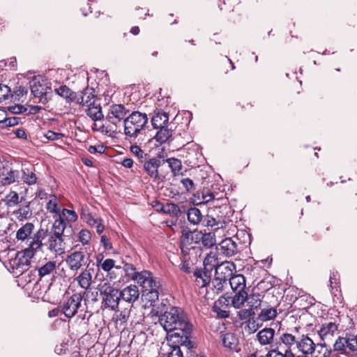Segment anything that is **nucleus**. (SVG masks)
<instances>
[{"label": "nucleus", "instance_id": "f257e3e1", "mask_svg": "<svg viewBox=\"0 0 357 357\" xmlns=\"http://www.w3.org/2000/svg\"><path fill=\"white\" fill-rule=\"evenodd\" d=\"M159 322L174 342L183 344L189 339L192 331L187 314L181 309L172 307L159 317Z\"/></svg>", "mask_w": 357, "mask_h": 357}, {"label": "nucleus", "instance_id": "f03ea898", "mask_svg": "<svg viewBox=\"0 0 357 357\" xmlns=\"http://www.w3.org/2000/svg\"><path fill=\"white\" fill-rule=\"evenodd\" d=\"M149 118L146 113L134 111L123 121L126 139L135 140L147 128Z\"/></svg>", "mask_w": 357, "mask_h": 357}, {"label": "nucleus", "instance_id": "7ed1b4c3", "mask_svg": "<svg viewBox=\"0 0 357 357\" xmlns=\"http://www.w3.org/2000/svg\"><path fill=\"white\" fill-rule=\"evenodd\" d=\"M128 112L129 109L123 105H112L110 106L109 111L106 116L105 123L101 124L98 129L100 130L102 133L109 137H112L116 132L117 124L119 123L121 120L124 121Z\"/></svg>", "mask_w": 357, "mask_h": 357}, {"label": "nucleus", "instance_id": "20e7f679", "mask_svg": "<svg viewBox=\"0 0 357 357\" xmlns=\"http://www.w3.org/2000/svg\"><path fill=\"white\" fill-rule=\"evenodd\" d=\"M202 232L195 231H183L181 251L185 255H192L195 253L196 255L201 256L202 248L200 247V241Z\"/></svg>", "mask_w": 357, "mask_h": 357}, {"label": "nucleus", "instance_id": "39448f33", "mask_svg": "<svg viewBox=\"0 0 357 357\" xmlns=\"http://www.w3.org/2000/svg\"><path fill=\"white\" fill-rule=\"evenodd\" d=\"M334 350L347 357L357 356V344L354 336L339 337L333 344Z\"/></svg>", "mask_w": 357, "mask_h": 357}, {"label": "nucleus", "instance_id": "423d86ee", "mask_svg": "<svg viewBox=\"0 0 357 357\" xmlns=\"http://www.w3.org/2000/svg\"><path fill=\"white\" fill-rule=\"evenodd\" d=\"M34 255L35 252L26 248L18 252L15 257L10 261V264L13 269H16L19 273H23L29 269L31 259Z\"/></svg>", "mask_w": 357, "mask_h": 357}, {"label": "nucleus", "instance_id": "0eeeda50", "mask_svg": "<svg viewBox=\"0 0 357 357\" xmlns=\"http://www.w3.org/2000/svg\"><path fill=\"white\" fill-rule=\"evenodd\" d=\"M165 163V160L160 157L147 158L143 163V169L145 173L153 181H157L161 179L159 174V168Z\"/></svg>", "mask_w": 357, "mask_h": 357}, {"label": "nucleus", "instance_id": "6e6552de", "mask_svg": "<svg viewBox=\"0 0 357 357\" xmlns=\"http://www.w3.org/2000/svg\"><path fill=\"white\" fill-rule=\"evenodd\" d=\"M136 282L144 289V291L161 289L160 280L153 277V274L148 271H140L138 278L135 277Z\"/></svg>", "mask_w": 357, "mask_h": 357}, {"label": "nucleus", "instance_id": "1a4fd4ad", "mask_svg": "<svg viewBox=\"0 0 357 357\" xmlns=\"http://www.w3.org/2000/svg\"><path fill=\"white\" fill-rule=\"evenodd\" d=\"M82 296L79 293L73 294L62 305V312L68 318L73 317L81 307Z\"/></svg>", "mask_w": 357, "mask_h": 357}, {"label": "nucleus", "instance_id": "9d476101", "mask_svg": "<svg viewBox=\"0 0 357 357\" xmlns=\"http://www.w3.org/2000/svg\"><path fill=\"white\" fill-rule=\"evenodd\" d=\"M101 294L105 307L115 310L118 307L121 299L120 291L112 286H107Z\"/></svg>", "mask_w": 357, "mask_h": 357}, {"label": "nucleus", "instance_id": "9b49d317", "mask_svg": "<svg viewBox=\"0 0 357 357\" xmlns=\"http://www.w3.org/2000/svg\"><path fill=\"white\" fill-rule=\"evenodd\" d=\"M66 262L70 270L77 271L86 264L87 259L84 252L75 251L66 257Z\"/></svg>", "mask_w": 357, "mask_h": 357}, {"label": "nucleus", "instance_id": "f8f14e48", "mask_svg": "<svg viewBox=\"0 0 357 357\" xmlns=\"http://www.w3.org/2000/svg\"><path fill=\"white\" fill-rule=\"evenodd\" d=\"M50 89L47 87L45 84H41L39 81L33 80L31 84V91L32 94L36 98H38V102L45 104L50 99Z\"/></svg>", "mask_w": 357, "mask_h": 357}, {"label": "nucleus", "instance_id": "ddd939ff", "mask_svg": "<svg viewBox=\"0 0 357 357\" xmlns=\"http://www.w3.org/2000/svg\"><path fill=\"white\" fill-rule=\"evenodd\" d=\"M246 302L249 308L241 312L243 318H250L253 317L255 314V310H258L261 305H263L259 294H251L248 295Z\"/></svg>", "mask_w": 357, "mask_h": 357}, {"label": "nucleus", "instance_id": "4468645a", "mask_svg": "<svg viewBox=\"0 0 357 357\" xmlns=\"http://www.w3.org/2000/svg\"><path fill=\"white\" fill-rule=\"evenodd\" d=\"M235 271L236 265L234 263L226 261L220 263L215 268V277L227 281L234 275Z\"/></svg>", "mask_w": 357, "mask_h": 357}, {"label": "nucleus", "instance_id": "2eb2a0df", "mask_svg": "<svg viewBox=\"0 0 357 357\" xmlns=\"http://www.w3.org/2000/svg\"><path fill=\"white\" fill-rule=\"evenodd\" d=\"M296 347L303 354L312 356L316 350V344L307 335H302L298 337Z\"/></svg>", "mask_w": 357, "mask_h": 357}, {"label": "nucleus", "instance_id": "dca6fc26", "mask_svg": "<svg viewBox=\"0 0 357 357\" xmlns=\"http://www.w3.org/2000/svg\"><path fill=\"white\" fill-rule=\"evenodd\" d=\"M338 329L337 325L334 322H325L321 324L318 331L321 340L324 342L331 341L333 337L337 333Z\"/></svg>", "mask_w": 357, "mask_h": 357}, {"label": "nucleus", "instance_id": "f3484780", "mask_svg": "<svg viewBox=\"0 0 357 357\" xmlns=\"http://www.w3.org/2000/svg\"><path fill=\"white\" fill-rule=\"evenodd\" d=\"M96 95L93 88L86 87L83 89L79 95L77 94L75 102L82 106H90L92 103L96 102Z\"/></svg>", "mask_w": 357, "mask_h": 357}, {"label": "nucleus", "instance_id": "a211bd4d", "mask_svg": "<svg viewBox=\"0 0 357 357\" xmlns=\"http://www.w3.org/2000/svg\"><path fill=\"white\" fill-rule=\"evenodd\" d=\"M218 250L220 254L227 257H230L235 255L237 252L236 243L232 238H226L223 239L218 245Z\"/></svg>", "mask_w": 357, "mask_h": 357}, {"label": "nucleus", "instance_id": "6ab92c4d", "mask_svg": "<svg viewBox=\"0 0 357 357\" xmlns=\"http://www.w3.org/2000/svg\"><path fill=\"white\" fill-rule=\"evenodd\" d=\"M139 288L135 284L127 286L120 291L121 298L131 304L139 299Z\"/></svg>", "mask_w": 357, "mask_h": 357}, {"label": "nucleus", "instance_id": "aec40b11", "mask_svg": "<svg viewBox=\"0 0 357 357\" xmlns=\"http://www.w3.org/2000/svg\"><path fill=\"white\" fill-rule=\"evenodd\" d=\"M275 330L272 328H264L257 334V340L261 346L271 345L274 340Z\"/></svg>", "mask_w": 357, "mask_h": 357}, {"label": "nucleus", "instance_id": "412c9836", "mask_svg": "<svg viewBox=\"0 0 357 357\" xmlns=\"http://www.w3.org/2000/svg\"><path fill=\"white\" fill-rule=\"evenodd\" d=\"M212 271L205 268L196 269L193 275L195 277V282L197 285L204 287L210 283Z\"/></svg>", "mask_w": 357, "mask_h": 357}, {"label": "nucleus", "instance_id": "4be33fe9", "mask_svg": "<svg viewBox=\"0 0 357 357\" xmlns=\"http://www.w3.org/2000/svg\"><path fill=\"white\" fill-rule=\"evenodd\" d=\"M36 268L40 278L50 275L55 272L56 268V261H47L46 259H45V261H41Z\"/></svg>", "mask_w": 357, "mask_h": 357}, {"label": "nucleus", "instance_id": "5701e85b", "mask_svg": "<svg viewBox=\"0 0 357 357\" xmlns=\"http://www.w3.org/2000/svg\"><path fill=\"white\" fill-rule=\"evenodd\" d=\"M47 229H38V231L34 234L33 239L27 248L36 253L37 250L41 248L43 245L42 241L47 236Z\"/></svg>", "mask_w": 357, "mask_h": 357}, {"label": "nucleus", "instance_id": "b1692460", "mask_svg": "<svg viewBox=\"0 0 357 357\" xmlns=\"http://www.w3.org/2000/svg\"><path fill=\"white\" fill-rule=\"evenodd\" d=\"M47 229H38V231L34 234L33 239L27 248L36 253L37 250L41 248L43 245L42 241L47 236Z\"/></svg>", "mask_w": 357, "mask_h": 357}, {"label": "nucleus", "instance_id": "393cba45", "mask_svg": "<svg viewBox=\"0 0 357 357\" xmlns=\"http://www.w3.org/2000/svg\"><path fill=\"white\" fill-rule=\"evenodd\" d=\"M93 272V268H85L82 273L77 276L76 280L79 285L84 289L86 290L89 289L92 282V273Z\"/></svg>", "mask_w": 357, "mask_h": 357}, {"label": "nucleus", "instance_id": "a878e982", "mask_svg": "<svg viewBox=\"0 0 357 357\" xmlns=\"http://www.w3.org/2000/svg\"><path fill=\"white\" fill-rule=\"evenodd\" d=\"M48 248L56 253L62 252L65 249V243L61 236L50 234Z\"/></svg>", "mask_w": 357, "mask_h": 357}, {"label": "nucleus", "instance_id": "bb28decb", "mask_svg": "<svg viewBox=\"0 0 357 357\" xmlns=\"http://www.w3.org/2000/svg\"><path fill=\"white\" fill-rule=\"evenodd\" d=\"M47 202L46 204V209L50 213L55 215V216L61 215V208L59 206V199L54 194H50L47 197Z\"/></svg>", "mask_w": 357, "mask_h": 357}, {"label": "nucleus", "instance_id": "cd10ccee", "mask_svg": "<svg viewBox=\"0 0 357 357\" xmlns=\"http://www.w3.org/2000/svg\"><path fill=\"white\" fill-rule=\"evenodd\" d=\"M229 284L234 291L245 290V278L241 274L233 275L229 279Z\"/></svg>", "mask_w": 357, "mask_h": 357}, {"label": "nucleus", "instance_id": "c85d7f7f", "mask_svg": "<svg viewBox=\"0 0 357 357\" xmlns=\"http://www.w3.org/2000/svg\"><path fill=\"white\" fill-rule=\"evenodd\" d=\"M56 93L63 98L68 102H75L77 99V93L73 91L66 85L60 86L54 89Z\"/></svg>", "mask_w": 357, "mask_h": 357}, {"label": "nucleus", "instance_id": "c756f323", "mask_svg": "<svg viewBox=\"0 0 357 357\" xmlns=\"http://www.w3.org/2000/svg\"><path fill=\"white\" fill-rule=\"evenodd\" d=\"M298 337L291 333H283L279 337V348L283 345L286 349H291V347L297 344Z\"/></svg>", "mask_w": 357, "mask_h": 357}, {"label": "nucleus", "instance_id": "7c9ffc66", "mask_svg": "<svg viewBox=\"0 0 357 357\" xmlns=\"http://www.w3.org/2000/svg\"><path fill=\"white\" fill-rule=\"evenodd\" d=\"M86 113L94 121H100L104 117L102 107L100 104L97 103H92L91 105L88 106Z\"/></svg>", "mask_w": 357, "mask_h": 357}, {"label": "nucleus", "instance_id": "2f4dec72", "mask_svg": "<svg viewBox=\"0 0 357 357\" xmlns=\"http://www.w3.org/2000/svg\"><path fill=\"white\" fill-rule=\"evenodd\" d=\"M66 229H67L66 222L61 215H59L53 223L51 234L63 236Z\"/></svg>", "mask_w": 357, "mask_h": 357}, {"label": "nucleus", "instance_id": "473e14b6", "mask_svg": "<svg viewBox=\"0 0 357 357\" xmlns=\"http://www.w3.org/2000/svg\"><path fill=\"white\" fill-rule=\"evenodd\" d=\"M186 214L188 222L193 225L201 223L204 217L200 210L196 207H190Z\"/></svg>", "mask_w": 357, "mask_h": 357}, {"label": "nucleus", "instance_id": "72a5a7b5", "mask_svg": "<svg viewBox=\"0 0 357 357\" xmlns=\"http://www.w3.org/2000/svg\"><path fill=\"white\" fill-rule=\"evenodd\" d=\"M169 116L165 112H158L151 118V124L154 129H158L167 126Z\"/></svg>", "mask_w": 357, "mask_h": 357}, {"label": "nucleus", "instance_id": "f704fd0d", "mask_svg": "<svg viewBox=\"0 0 357 357\" xmlns=\"http://www.w3.org/2000/svg\"><path fill=\"white\" fill-rule=\"evenodd\" d=\"M235 295L232 298L231 304L236 309H241L248 299V292L245 290L234 291Z\"/></svg>", "mask_w": 357, "mask_h": 357}, {"label": "nucleus", "instance_id": "c9c22d12", "mask_svg": "<svg viewBox=\"0 0 357 357\" xmlns=\"http://www.w3.org/2000/svg\"><path fill=\"white\" fill-rule=\"evenodd\" d=\"M277 314V310L275 307H263L258 314L257 319L262 322L268 321L274 319Z\"/></svg>", "mask_w": 357, "mask_h": 357}, {"label": "nucleus", "instance_id": "e433bc0d", "mask_svg": "<svg viewBox=\"0 0 357 357\" xmlns=\"http://www.w3.org/2000/svg\"><path fill=\"white\" fill-rule=\"evenodd\" d=\"M222 342L225 348L235 350L238 344V340L234 333H227L222 336Z\"/></svg>", "mask_w": 357, "mask_h": 357}, {"label": "nucleus", "instance_id": "4c0bfd02", "mask_svg": "<svg viewBox=\"0 0 357 357\" xmlns=\"http://www.w3.org/2000/svg\"><path fill=\"white\" fill-rule=\"evenodd\" d=\"M154 138L160 144H162L169 141L172 135V130L169 129L167 126L160 128L158 129Z\"/></svg>", "mask_w": 357, "mask_h": 357}, {"label": "nucleus", "instance_id": "58836bf2", "mask_svg": "<svg viewBox=\"0 0 357 357\" xmlns=\"http://www.w3.org/2000/svg\"><path fill=\"white\" fill-rule=\"evenodd\" d=\"M34 229V225L31 222H26L20 227L16 234V238L19 241H24L27 239Z\"/></svg>", "mask_w": 357, "mask_h": 357}, {"label": "nucleus", "instance_id": "ea45409f", "mask_svg": "<svg viewBox=\"0 0 357 357\" xmlns=\"http://www.w3.org/2000/svg\"><path fill=\"white\" fill-rule=\"evenodd\" d=\"M219 264L218 255L215 252H210L204 259V268L211 271Z\"/></svg>", "mask_w": 357, "mask_h": 357}, {"label": "nucleus", "instance_id": "a19ab883", "mask_svg": "<svg viewBox=\"0 0 357 357\" xmlns=\"http://www.w3.org/2000/svg\"><path fill=\"white\" fill-rule=\"evenodd\" d=\"M130 312L127 310L121 311L115 314V317H113L114 320L116 327H120L125 328L126 323L127 322L129 317Z\"/></svg>", "mask_w": 357, "mask_h": 357}, {"label": "nucleus", "instance_id": "79ce46f5", "mask_svg": "<svg viewBox=\"0 0 357 357\" xmlns=\"http://www.w3.org/2000/svg\"><path fill=\"white\" fill-rule=\"evenodd\" d=\"M202 245L206 249L212 248L215 245V234L211 232L202 233L201 238Z\"/></svg>", "mask_w": 357, "mask_h": 357}, {"label": "nucleus", "instance_id": "37998d69", "mask_svg": "<svg viewBox=\"0 0 357 357\" xmlns=\"http://www.w3.org/2000/svg\"><path fill=\"white\" fill-rule=\"evenodd\" d=\"M266 357H294V353L291 349H284V352L282 353L280 351L279 347H277L268 351Z\"/></svg>", "mask_w": 357, "mask_h": 357}, {"label": "nucleus", "instance_id": "c03bdc74", "mask_svg": "<svg viewBox=\"0 0 357 357\" xmlns=\"http://www.w3.org/2000/svg\"><path fill=\"white\" fill-rule=\"evenodd\" d=\"M80 218L84 222L91 227L95 226L100 219L95 218L91 213L88 212V211L84 208H82Z\"/></svg>", "mask_w": 357, "mask_h": 357}, {"label": "nucleus", "instance_id": "a18cd8bd", "mask_svg": "<svg viewBox=\"0 0 357 357\" xmlns=\"http://www.w3.org/2000/svg\"><path fill=\"white\" fill-rule=\"evenodd\" d=\"M131 153L137 158L139 162L142 164L147 158L148 154L146 153L139 146L135 144L130 146Z\"/></svg>", "mask_w": 357, "mask_h": 357}, {"label": "nucleus", "instance_id": "49530a36", "mask_svg": "<svg viewBox=\"0 0 357 357\" xmlns=\"http://www.w3.org/2000/svg\"><path fill=\"white\" fill-rule=\"evenodd\" d=\"M162 210L165 213L172 216H177L181 213L180 207L174 203H167L165 206H162Z\"/></svg>", "mask_w": 357, "mask_h": 357}, {"label": "nucleus", "instance_id": "de8ad7c7", "mask_svg": "<svg viewBox=\"0 0 357 357\" xmlns=\"http://www.w3.org/2000/svg\"><path fill=\"white\" fill-rule=\"evenodd\" d=\"M313 357H328L331 354V351L328 349L326 342L324 343L316 344V350Z\"/></svg>", "mask_w": 357, "mask_h": 357}, {"label": "nucleus", "instance_id": "09e8293b", "mask_svg": "<svg viewBox=\"0 0 357 357\" xmlns=\"http://www.w3.org/2000/svg\"><path fill=\"white\" fill-rule=\"evenodd\" d=\"M22 172V178L26 183L31 185L36 183L37 177L35 173H33L31 170H30L28 168L23 169Z\"/></svg>", "mask_w": 357, "mask_h": 357}, {"label": "nucleus", "instance_id": "8fccbe9b", "mask_svg": "<svg viewBox=\"0 0 357 357\" xmlns=\"http://www.w3.org/2000/svg\"><path fill=\"white\" fill-rule=\"evenodd\" d=\"M6 204L9 206H14L19 204V195L15 191H10L4 198Z\"/></svg>", "mask_w": 357, "mask_h": 357}, {"label": "nucleus", "instance_id": "3c124183", "mask_svg": "<svg viewBox=\"0 0 357 357\" xmlns=\"http://www.w3.org/2000/svg\"><path fill=\"white\" fill-rule=\"evenodd\" d=\"M165 162H167L169 167H170L172 173L176 175L177 173L180 172L182 167L181 162L180 160L171 158L165 160Z\"/></svg>", "mask_w": 357, "mask_h": 357}, {"label": "nucleus", "instance_id": "603ef678", "mask_svg": "<svg viewBox=\"0 0 357 357\" xmlns=\"http://www.w3.org/2000/svg\"><path fill=\"white\" fill-rule=\"evenodd\" d=\"M61 217L69 222H75L77 220V215L75 211L63 208L61 212Z\"/></svg>", "mask_w": 357, "mask_h": 357}, {"label": "nucleus", "instance_id": "864d4df0", "mask_svg": "<svg viewBox=\"0 0 357 357\" xmlns=\"http://www.w3.org/2000/svg\"><path fill=\"white\" fill-rule=\"evenodd\" d=\"M123 270L126 275L134 281H136L135 277L138 278V274H140V272L135 271V267L131 264L126 263L123 266Z\"/></svg>", "mask_w": 357, "mask_h": 357}, {"label": "nucleus", "instance_id": "5fc2aeb1", "mask_svg": "<svg viewBox=\"0 0 357 357\" xmlns=\"http://www.w3.org/2000/svg\"><path fill=\"white\" fill-rule=\"evenodd\" d=\"M330 286L331 288V293L335 296H337V293L340 291L339 278L337 274L333 273L330 276Z\"/></svg>", "mask_w": 357, "mask_h": 357}, {"label": "nucleus", "instance_id": "6e6d98bb", "mask_svg": "<svg viewBox=\"0 0 357 357\" xmlns=\"http://www.w3.org/2000/svg\"><path fill=\"white\" fill-rule=\"evenodd\" d=\"M12 96L10 89L7 85L0 84V103Z\"/></svg>", "mask_w": 357, "mask_h": 357}, {"label": "nucleus", "instance_id": "4d7b16f0", "mask_svg": "<svg viewBox=\"0 0 357 357\" xmlns=\"http://www.w3.org/2000/svg\"><path fill=\"white\" fill-rule=\"evenodd\" d=\"M79 240L83 245H88L91 239V232L88 229H83L79 232Z\"/></svg>", "mask_w": 357, "mask_h": 357}, {"label": "nucleus", "instance_id": "13d9d810", "mask_svg": "<svg viewBox=\"0 0 357 357\" xmlns=\"http://www.w3.org/2000/svg\"><path fill=\"white\" fill-rule=\"evenodd\" d=\"M16 214L19 215V218L22 219H27L31 215V211L29 208V205H26L25 206L20 208L15 212Z\"/></svg>", "mask_w": 357, "mask_h": 357}, {"label": "nucleus", "instance_id": "bf43d9fd", "mask_svg": "<svg viewBox=\"0 0 357 357\" xmlns=\"http://www.w3.org/2000/svg\"><path fill=\"white\" fill-rule=\"evenodd\" d=\"M115 261L112 259H106L100 266L105 272H109L114 267Z\"/></svg>", "mask_w": 357, "mask_h": 357}, {"label": "nucleus", "instance_id": "052dcab7", "mask_svg": "<svg viewBox=\"0 0 357 357\" xmlns=\"http://www.w3.org/2000/svg\"><path fill=\"white\" fill-rule=\"evenodd\" d=\"M44 136L46 139L50 141H56L60 139H61L64 135L61 132H56L52 130H47Z\"/></svg>", "mask_w": 357, "mask_h": 357}, {"label": "nucleus", "instance_id": "680f3d73", "mask_svg": "<svg viewBox=\"0 0 357 357\" xmlns=\"http://www.w3.org/2000/svg\"><path fill=\"white\" fill-rule=\"evenodd\" d=\"M181 182L186 191L191 192L195 190V186L192 179L185 178L181 179Z\"/></svg>", "mask_w": 357, "mask_h": 357}, {"label": "nucleus", "instance_id": "e2e57ef3", "mask_svg": "<svg viewBox=\"0 0 357 357\" xmlns=\"http://www.w3.org/2000/svg\"><path fill=\"white\" fill-rule=\"evenodd\" d=\"M227 280L218 279L215 277L213 281V286L217 294L221 292L223 290L224 284L226 283Z\"/></svg>", "mask_w": 357, "mask_h": 357}, {"label": "nucleus", "instance_id": "0e129e2a", "mask_svg": "<svg viewBox=\"0 0 357 357\" xmlns=\"http://www.w3.org/2000/svg\"><path fill=\"white\" fill-rule=\"evenodd\" d=\"M159 290L160 289H155L146 291V293L145 296L147 297V299L151 303V304L158 299Z\"/></svg>", "mask_w": 357, "mask_h": 357}, {"label": "nucleus", "instance_id": "69168bd1", "mask_svg": "<svg viewBox=\"0 0 357 357\" xmlns=\"http://www.w3.org/2000/svg\"><path fill=\"white\" fill-rule=\"evenodd\" d=\"M230 305V298L226 297L225 296H222L219 298V299L215 302L214 305L221 307H229Z\"/></svg>", "mask_w": 357, "mask_h": 357}, {"label": "nucleus", "instance_id": "338daca9", "mask_svg": "<svg viewBox=\"0 0 357 357\" xmlns=\"http://www.w3.org/2000/svg\"><path fill=\"white\" fill-rule=\"evenodd\" d=\"M246 324H247V328H248V332L250 333H255V331H257V330L259 328L258 324L253 319H249L248 321L246 322Z\"/></svg>", "mask_w": 357, "mask_h": 357}, {"label": "nucleus", "instance_id": "774afa93", "mask_svg": "<svg viewBox=\"0 0 357 357\" xmlns=\"http://www.w3.org/2000/svg\"><path fill=\"white\" fill-rule=\"evenodd\" d=\"M105 146H102V145H98V146H90L89 148H88V151L90 153H102L105 152Z\"/></svg>", "mask_w": 357, "mask_h": 357}]
</instances>
